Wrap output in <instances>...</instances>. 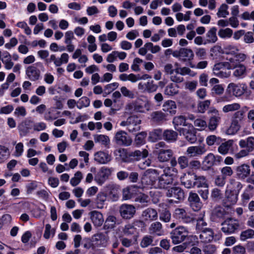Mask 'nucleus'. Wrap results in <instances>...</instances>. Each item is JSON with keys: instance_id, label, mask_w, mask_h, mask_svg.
I'll return each mask as SVG.
<instances>
[{"instance_id": "f257e3e1", "label": "nucleus", "mask_w": 254, "mask_h": 254, "mask_svg": "<svg viewBox=\"0 0 254 254\" xmlns=\"http://www.w3.org/2000/svg\"><path fill=\"white\" fill-rule=\"evenodd\" d=\"M45 71V67L42 63L37 62L26 69V75L28 79L32 81H35L41 77V71Z\"/></svg>"}, {"instance_id": "f03ea898", "label": "nucleus", "mask_w": 254, "mask_h": 254, "mask_svg": "<svg viewBox=\"0 0 254 254\" xmlns=\"http://www.w3.org/2000/svg\"><path fill=\"white\" fill-rule=\"evenodd\" d=\"M189 232L188 229L184 226H179L173 230L170 233L172 243L175 244H180L187 238Z\"/></svg>"}, {"instance_id": "7ed1b4c3", "label": "nucleus", "mask_w": 254, "mask_h": 254, "mask_svg": "<svg viewBox=\"0 0 254 254\" xmlns=\"http://www.w3.org/2000/svg\"><path fill=\"white\" fill-rule=\"evenodd\" d=\"M141 122V121L138 117L131 116L127 119V121L121 122L120 126H126L129 132L134 133L140 130Z\"/></svg>"}, {"instance_id": "20e7f679", "label": "nucleus", "mask_w": 254, "mask_h": 254, "mask_svg": "<svg viewBox=\"0 0 254 254\" xmlns=\"http://www.w3.org/2000/svg\"><path fill=\"white\" fill-rule=\"evenodd\" d=\"M223 162V158L219 155H214L212 153H208L204 158L202 162L203 168L204 170H209L213 166H217Z\"/></svg>"}, {"instance_id": "39448f33", "label": "nucleus", "mask_w": 254, "mask_h": 254, "mask_svg": "<svg viewBox=\"0 0 254 254\" xmlns=\"http://www.w3.org/2000/svg\"><path fill=\"white\" fill-rule=\"evenodd\" d=\"M221 225V230L225 234L234 233L240 226L238 220L232 218L226 219Z\"/></svg>"}, {"instance_id": "423d86ee", "label": "nucleus", "mask_w": 254, "mask_h": 254, "mask_svg": "<svg viewBox=\"0 0 254 254\" xmlns=\"http://www.w3.org/2000/svg\"><path fill=\"white\" fill-rule=\"evenodd\" d=\"M172 55L183 62L190 61L194 57L193 51L188 48H181L179 50H176L173 52Z\"/></svg>"}, {"instance_id": "0eeeda50", "label": "nucleus", "mask_w": 254, "mask_h": 254, "mask_svg": "<svg viewBox=\"0 0 254 254\" xmlns=\"http://www.w3.org/2000/svg\"><path fill=\"white\" fill-rule=\"evenodd\" d=\"M247 89V86L245 84L230 83L227 86L226 92L230 95L240 97L245 93Z\"/></svg>"}, {"instance_id": "6e6552de", "label": "nucleus", "mask_w": 254, "mask_h": 254, "mask_svg": "<svg viewBox=\"0 0 254 254\" xmlns=\"http://www.w3.org/2000/svg\"><path fill=\"white\" fill-rule=\"evenodd\" d=\"M92 239L95 247L106 248L109 244L110 238L107 233H97L94 235Z\"/></svg>"}, {"instance_id": "1a4fd4ad", "label": "nucleus", "mask_w": 254, "mask_h": 254, "mask_svg": "<svg viewBox=\"0 0 254 254\" xmlns=\"http://www.w3.org/2000/svg\"><path fill=\"white\" fill-rule=\"evenodd\" d=\"M173 216L175 219L183 223H190L194 221V218L188 214L184 208L175 209Z\"/></svg>"}, {"instance_id": "9d476101", "label": "nucleus", "mask_w": 254, "mask_h": 254, "mask_svg": "<svg viewBox=\"0 0 254 254\" xmlns=\"http://www.w3.org/2000/svg\"><path fill=\"white\" fill-rule=\"evenodd\" d=\"M210 113L207 127L211 131H214L221 122V115L218 110L213 109L209 111Z\"/></svg>"}, {"instance_id": "9b49d317", "label": "nucleus", "mask_w": 254, "mask_h": 254, "mask_svg": "<svg viewBox=\"0 0 254 254\" xmlns=\"http://www.w3.org/2000/svg\"><path fill=\"white\" fill-rule=\"evenodd\" d=\"M117 144L120 146H128L131 144L132 139L125 131L120 130L117 132L114 136Z\"/></svg>"}, {"instance_id": "f8f14e48", "label": "nucleus", "mask_w": 254, "mask_h": 254, "mask_svg": "<svg viewBox=\"0 0 254 254\" xmlns=\"http://www.w3.org/2000/svg\"><path fill=\"white\" fill-rule=\"evenodd\" d=\"M196 129L191 125H187V127H184L180 131V134L183 135L185 138L190 143H194L197 140Z\"/></svg>"}, {"instance_id": "ddd939ff", "label": "nucleus", "mask_w": 254, "mask_h": 254, "mask_svg": "<svg viewBox=\"0 0 254 254\" xmlns=\"http://www.w3.org/2000/svg\"><path fill=\"white\" fill-rule=\"evenodd\" d=\"M111 168L102 167L95 176V181L98 185H102L108 179L112 172Z\"/></svg>"}, {"instance_id": "4468645a", "label": "nucleus", "mask_w": 254, "mask_h": 254, "mask_svg": "<svg viewBox=\"0 0 254 254\" xmlns=\"http://www.w3.org/2000/svg\"><path fill=\"white\" fill-rule=\"evenodd\" d=\"M224 62H220L214 64L213 73L220 78H227L230 75V71H226Z\"/></svg>"}, {"instance_id": "2eb2a0df", "label": "nucleus", "mask_w": 254, "mask_h": 254, "mask_svg": "<svg viewBox=\"0 0 254 254\" xmlns=\"http://www.w3.org/2000/svg\"><path fill=\"white\" fill-rule=\"evenodd\" d=\"M168 197H173L177 199L175 201L178 202L183 200L185 198V192L180 187H174L169 189L166 192Z\"/></svg>"}, {"instance_id": "dca6fc26", "label": "nucleus", "mask_w": 254, "mask_h": 254, "mask_svg": "<svg viewBox=\"0 0 254 254\" xmlns=\"http://www.w3.org/2000/svg\"><path fill=\"white\" fill-rule=\"evenodd\" d=\"M170 170V168L165 169L164 170V174L158 177V183L160 188H165L167 187V185L173 183V176L172 174H169L168 173V172Z\"/></svg>"}, {"instance_id": "f3484780", "label": "nucleus", "mask_w": 254, "mask_h": 254, "mask_svg": "<svg viewBox=\"0 0 254 254\" xmlns=\"http://www.w3.org/2000/svg\"><path fill=\"white\" fill-rule=\"evenodd\" d=\"M33 121L26 120L22 121L18 126V129L19 135L21 137L26 136L33 129Z\"/></svg>"}, {"instance_id": "a211bd4d", "label": "nucleus", "mask_w": 254, "mask_h": 254, "mask_svg": "<svg viewBox=\"0 0 254 254\" xmlns=\"http://www.w3.org/2000/svg\"><path fill=\"white\" fill-rule=\"evenodd\" d=\"M188 201L190 207L194 211L199 210L202 206V203L196 193L190 192L188 197Z\"/></svg>"}, {"instance_id": "6ab92c4d", "label": "nucleus", "mask_w": 254, "mask_h": 254, "mask_svg": "<svg viewBox=\"0 0 254 254\" xmlns=\"http://www.w3.org/2000/svg\"><path fill=\"white\" fill-rule=\"evenodd\" d=\"M121 215L124 219H130L135 213V208L132 205L122 204L120 207Z\"/></svg>"}, {"instance_id": "aec40b11", "label": "nucleus", "mask_w": 254, "mask_h": 254, "mask_svg": "<svg viewBox=\"0 0 254 254\" xmlns=\"http://www.w3.org/2000/svg\"><path fill=\"white\" fill-rule=\"evenodd\" d=\"M131 106L134 111L137 112L144 113L150 110L151 104L148 101H143L138 99L132 103Z\"/></svg>"}, {"instance_id": "412c9836", "label": "nucleus", "mask_w": 254, "mask_h": 254, "mask_svg": "<svg viewBox=\"0 0 254 254\" xmlns=\"http://www.w3.org/2000/svg\"><path fill=\"white\" fill-rule=\"evenodd\" d=\"M254 195V187L249 185L241 194V202L243 206L247 205L248 202Z\"/></svg>"}, {"instance_id": "4be33fe9", "label": "nucleus", "mask_w": 254, "mask_h": 254, "mask_svg": "<svg viewBox=\"0 0 254 254\" xmlns=\"http://www.w3.org/2000/svg\"><path fill=\"white\" fill-rule=\"evenodd\" d=\"M238 195L239 194L226 190L225 197L223 202L224 206L228 207L235 205L238 200Z\"/></svg>"}, {"instance_id": "5701e85b", "label": "nucleus", "mask_w": 254, "mask_h": 254, "mask_svg": "<svg viewBox=\"0 0 254 254\" xmlns=\"http://www.w3.org/2000/svg\"><path fill=\"white\" fill-rule=\"evenodd\" d=\"M90 218L95 227H101L104 222V219L103 214L96 210L91 211L89 214Z\"/></svg>"}, {"instance_id": "b1692460", "label": "nucleus", "mask_w": 254, "mask_h": 254, "mask_svg": "<svg viewBox=\"0 0 254 254\" xmlns=\"http://www.w3.org/2000/svg\"><path fill=\"white\" fill-rule=\"evenodd\" d=\"M206 150L204 146H192L189 147L187 153L190 157L201 155L205 153Z\"/></svg>"}, {"instance_id": "393cba45", "label": "nucleus", "mask_w": 254, "mask_h": 254, "mask_svg": "<svg viewBox=\"0 0 254 254\" xmlns=\"http://www.w3.org/2000/svg\"><path fill=\"white\" fill-rule=\"evenodd\" d=\"M173 154L171 149H160L158 150L157 159L160 162H167L173 157Z\"/></svg>"}, {"instance_id": "a878e982", "label": "nucleus", "mask_w": 254, "mask_h": 254, "mask_svg": "<svg viewBox=\"0 0 254 254\" xmlns=\"http://www.w3.org/2000/svg\"><path fill=\"white\" fill-rule=\"evenodd\" d=\"M94 160L99 164H107L111 160V156L107 152L100 151L95 153Z\"/></svg>"}, {"instance_id": "bb28decb", "label": "nucleus", "mask_w": 254, "mask_h": 254, "mask_svg": "<svg viewBox=\"0 0 254 254\" xmlns=\"http://www.w3.org/2000/svg\"><path fill=\"white\" fill-rule=\"evenodd\" d=\"M173 123L176 130L180 132V131L184 127H181L182 126L187 127V125H191L186 122V118L182 115L176 116L174 118Z\"/></svg>"}, {"instance_id": "cd10ccee", "label": "nucleus", "mask_w": 254, "mask_h": 254, "mask_svg": "<svg viewBox=\"0 0 254 254\" xmlns=\"http://www.w3.org/2000/svg\"><path fill=\"white\" fill-rule=\"evenodd\" d=\"M251 170L250 166L245 164L238 166L236 168V173L239 178L245 179L250 176Z\"/></svg>"}, {"instance_id": "c85d7f7f", "label": "nucleus", "mask_w": 254, "mask_h": 254, "mask_svg": "<svg viewBox=\"0 0 254 254\" xmlns=\"http://www.w3.org/2000/svg\"><path fill=\"white\" fill-rule=\"evenodd\" d=\"M195 178V174L188 173V174L185 175V177L181 178V182L186 188L190 189L194 187Z\"/></svg>"}, {"instance_id": "c756f323", "label": "nucleus", "mask_w": 254, "mask_h": 254, "mask_svg": "<svg viewBox=\"0 0 254 254\" xmlns=\"http://www.w3.org/2000/svg\"><path fill=\"white\" fill-rule=\"evenodd\" d=\"M242 188L243 185L241 182L236 181L235 179H231L229 180L226 190L239 194Z\"/></svg>"}, {"instance_id": "7c9ffc66", "label": "nucleus", "mask_w": 254, "mask_h": 254, "mask_svg": "<svg viewBox=\"0 0 254 254\" xmlns=\"http://www.w3.org/2000/svg\"><path fill=\"white\" fill-rule=\"evenodd\" d=\"M188 119L193 121L194 125L197 127L196 129L198 130H204L207 127V123L205 120L199 118L196 119L195 117L193 115H189L188 116Z\"/></svg>"}, {"instance_id": "2f4dec72", "label": "nucleus", "mask_w": 254, "mask_h": 254, "mask_svg": "<svg viewBox=\"0 0 254 254\" xmlns=\"http://www.w3.org/2000/svg\"><path fill=\"white\" fill-rule=\"evenodd\" d=\"M117 155L122 162L125 163L132 162L130 151H128L127 149L122 148L117 151Z\"/></svg>"}, {"instance_id": "473e14b6", "label": "nucleus", "mask_w": 254, "mask_h": 254, "mask_svg": "<svg viewBox=\"0 0 254 254\" xmlns=\"http://www.w3.org/2000/svg\"><path fill=\"white\" fill-rule=\"evenodd\" d=\"M95 143H98L106 148L110 146V139L108 136L104 134H95L94 135Z\"/></svg>"}, {"instance_id": "72a5a7b5", "label": "nucleus", "mask_w": 254, "mask_h": 254, "mask_svg": "<svg viewBox=\"0 0 254 254\" xmlns=\"http://www.w3.org/2000/svg\"><path fill=\"white\" fill-rule=\"evenodd\" d=\"M199 239L203 243H208L213 239V232L210 228H204L199 235Z\"/></svg>"}, {"instance_id": "f704fd0d", "label": "nucleus", "mask_w": 254, "mask_h": 254, "mask_svg": "<svg viewBox=\"0 0 254 254\" xmlns=\"http://www.w3.org/2000/svg\"><path fill=\"white\" fill-rule=\"evenodd\" d=\"M239 145L241 148H246L250 152L254 149V137H249L246 139H241L239 141Z\"/></svg>"}, {"instance_id": "c9c22d12", "label": "nucleus", "mask_w": 254, "mask_h": 254, "mask_svg": "<svg viewBox=\"0 0 254 254\" xmlns=\"http://www.w3.org/2000/svg\"><path fill=\"white\" fill-rule=\"evenodd\" d=\"M149 231L150 234H154L157 236H161L164 233L162 224L159 222L152 223L150 225Z\"/></svg>"}, {"instance_id": "e433bc0d", "label": "nucleus", "mask_w": 254, "mask_h": 254, "mask_svg": "<svg viewBox=\"0 0 254 254\" xmlns=\"http://www.w3.org/2000/svg\"><path fill=\"white\" fill-rule=\"evenodd\" d=\"M2 58L1 61L4 64L5 68L6 69H10L14 65L11 61V56L7 51H4L2 53Z\"/></svg>"}, {"instance_id": "4c0bfd02", "label": "nucleus", "mask_w": 254, "mask_h": 254, "mask_svg": "<svg viewBox=\"0 0 254 254\" xmlns=\"http://www.w3.org/2000/svg\"><path fill=\"white\" fill-rule=\"evenodd\" d=\"M104 222V229L105 230H111L116 227L117 218L113 215H109Z\"/></svg>"}, {"instance_id": "58836bf2", "label": "nucleus", "mask_w": 254, "mask_h": 254, "mask_svg": "<svg viewBox=\"0 0 254 254\" xmlns=\"http://www.w3.org/2000/svg\"><path fill=\"white\" fill-rule=\"evenodd\" d=\"M153 186L151 181L148 178L146 172H145L141 179V184L139 185H133L132 187L135 188L144 189L147 188H151Z\"/></svg>"}, {"instance_id": "ea45409f", "label": "nucleus", "mask_w": 254, "mask_h": 254, "mask_svg": "<svg viewBox=\"0 0 254 254\" xmlns=\"http://www.w3.org/2000/svg\"><path fill=\"white\" fill-rule=\"evenodd\" d=\"M142 217L146 220H156L158 215L156 210L151 208H148L142 212Z\"/></svg>"}, {"instance_id": "a19ab883", "label": "nucleus", "mask_w": 254, "mask_h": 254, "mask_svg": "<svg viewBox=\"0 0 254 254\" xmlns=\"http://www.w3.org/2000/svg\"><path fill=\"white\" fill-rule=\"evenodd\" d=\"M178 133L173 130L167 129L163 132V139L169 142L176 141Z\"/></svg>"}, {"instance_id": "79ce46f5", "label": "nucleus", "mask_w": 254, "mask_h": 254, "mask_svg": "<svg viewBox=\"0 0 254 254\" xmlns=\"http://www.w3.org/2000/svg\"><path fill=\"white\" fill-rule=\"evenodd\" d=\"M163 131L161 129H155L149 133L148 140L150 142H155L162 138Z\"/></svg>"}, {"instance_id": "37998d69", "label": "nucleus", "mask_w": 254, "mask_h": 254, "mask_svg": "<svg viewBox=\"0 0 254 254\" xmlns=\"http://www.w3.org/2000/svg\"><path fill=\"white\" fill-rule=\"evenodd\" d=\"M130 154L132 162H134L135 161H138L141 159H144V158L148 156V152L146 149H143L142 151L137 150L134 151H130Z\"/></svg>"}, {"instance_id": "c03bdc74", "label": "nucleus", "mask_w": 254, "mask_h": 254, "mask_svg": "<svg viewBox=\"0 0 254 254\" xmlns=\"http://www.w3.org/2000/svg\"><path fill=\"white\" fill-rule=\"evenodd\" d=\"M217 28L215 27H213L207 32L206 36L207 38L206 42L203 44H206V43H214L217 40V37L216 35Z\"/></svg>"}, {"instance_id": "a18cd8bd", "label": "nucleus", "mask_w": 254, "mask_h": 254, "mask_svg": "<svg viewBox=\"0 0 254 254\" xmlns=\"http://www.w3.org/2000/svg\"><path fill=\"white\" fill-rule=\"evenodd\" d=\"M147 133L145 131H141L135 136L134 141V145L135 147H140L145 143V138Z\"/></svg>"}, {"instance_id": "49530a36", "label": "nucleus", "mask_w": 254, "mask_h": 254, "mask_svg": "<svg viewBox=\"0 0 254 254\" xmlns=\"http://www.w3.org/2000/svg\"><path fill=\"white\" fill-rule=\"evenodd\" d=\"M233 72V75L238 78H243L246 74V67L242 64H240L236 67Z\"/></svg>"}, {"instance_id": "de8ad7c7", "label": "nucleus", "mask_w": 254, "mask_h": 254, "mask_svg": "<svg viewBox=\"0 0 254 254\" xmlns=\"http://www.w3.org/2000/svg\"><path fill=\"white\" fill-rule=\"evenodd\" d=\"M119 189V186L118 185L113 183H110L105 187L104 190L107 194L113 195V196H116Z\"/></svg>"}, {"instance_id": "09e8293b", "label": "nucleus", "mask_w": 254, "mask_h": 254, "mask_svg": "<svg viewBox=\"0 0 254 254\" xmlns=\"http://www.w3.org/2000/svg\"><path fill=\"white\" fill-rule=\"evenodd\" d=\"M176 109V103L172 100H168L166 101L163 106V110L165 112H167L170 114H175Z\"/></svg>"}, {"instance_id": "8fccbe9b", "label": "nucleus", "mask_w": 254, "mask_h": 254, "mask_svg": "<svg viewBox=\"0 0 254 254\" xmlns=\"http://www.w3.org/2000/svg\"><path fill=\"white\" fill-rule=\"evenodd\" d=\"M232 144L233 141L231 140L221 143L218 148V151L222 155H226L228 153Z\"/></svg>"}, {"instance_id": "3c124183", "label": "nucleus", "mask_w": 254, "mask_h": 254, "mask_svg": "<svg viewBox=\"0 0 254 254\" xmlns=\"http://www.w3.org/2000/svg\"><path fill=\"white\" fill-rule=\"evenodd\" d=\"M194 187L208 188V184L207 183L206 178L203 176H197L195 175Z\"/></svg>"}, {"instance_id": "603ef678", "label": "nucleus", "mask_w": 254, "mask_h": 254, "mask_svg": "<svg viewBox=\"0 0 254 254\" xmlns=\"http://www.w3.org/2000/svg\"><path fill=\"white\" fill-rule=\"evenodd\" d=\"M204 212H201L200 214V216L197 218H194V221L196 220V229L197 230L201 231L205 228L204 227L207 226V223L205 222L204 220Z\"/></svg>"}, {"instance_id": "864d4df0", "label": "nucleus", "mask_w": 254, "mask_h": 254, "mask_svg": "<svg viewBox=\"0 0 254 254\" xmlns=\"http://www.w3.org/2000/svg\"><path fill=\"white\" fill-rule=\"evenodd\" d=\"M226 59L227 61L224 62V63L227 69H234L239 64L233 55L228 57Z\"/></svg>"}, {"instance_id": "5fc2aeb1", "label": "nucleus", "mask_w": 254, "mask_h": 254, "mask_svg": "<svg viewBox=\"0 0 254 254\" xmlns=\"http://www.w3.org/2000/svg\"><path fill=\"white\" fill-rule=\"evenodd\" d=\"M240 127L239 123L232 121L231 125L226 130V132L228 135H234L239 130Z\"/></svg>"}, {"instance_id": "6e6d98bb", "label": "nucleus", "mask_w": 254, "mask_h": 254, "mask_svg": "<svg viewBox=\"0 0 254 254\" xmlns=\"http://www.w3.org/2000/svg\"><path fill=\"white\" fill-rule=\"evenodd\" d=\"M124 233L125 235L127 236L133 235V238H135L137 237L136 234H137V231L136 228L134 227V225L132 224H128L125 226Z\"/></svg>"}, {"instance_id": "4d7b16f0", "label": "nucleus", "mask_w": 254, "mask_h": 254, "mask_svg": "<svg viewBox=\"0 0 254 254\" xmlns=\"http://www.w3.org/2000/svg\"><path fill=\"white\" fill-rule=\"evenodd\" d=\"M206 142L209 146H212L215 144L219 145L222 142V139L215 135H210L206 137Z\"/></svg>"}, {"instance_id": "13d9d810", "label": "nucleus", "mask_w": 254, "mask_h": 254, "mask_svg": "<svg viewBox=\"0 0 254 254\" xmlns=\"http://www.w3.org/2000/svg\"><path fill=\"white\" fill-rule=\"evenodd\" d=\"M178 91V86L176 84L171 83L166 86L165 94L169 96H173L177 94Z\"/></svg>"}, {"instance_id": "bf43d9fd", "label": "nucleus", "mask_w": 254, "mask_h": 254, "mask_svg": "<svg viewBox=\"0 0 254 254\" xmlns=\"http://www.w3.org/2000/svg\"><path fill=\"white\" fill-rule=\"evenodd\" d=\"M210 56L213 59L217 60L221 54L223 53V50L222 47L218 45H215L210 50Z\"/></svg>"}, {"instance_id": "052dcab7", "label": "nucleus", "mask_w": 254, "mask_h": 254, "mask_svg": "<svg viewBox=\"0 0 254 254\" xmlns=\"http://www.w3.org/2000/svg\"><path fill=\"white\" fill-rule=\"evenodd\" d=\"M241 108V105L237 103H234L225 105L222 108V111L227 113L230 112L237 111Z\"/></svg>"}, {"instance_id": "680f3d73", "label": "nucleus", "mask_w": 254, "mask_h": 254, "mask_svg": "<svg viewBox=\"0 0 254 254\" xmlns=\"http://www.w3.org/2000/svg\"><path fill=\"white\" fill-rule=\"evenodd\" d=\"M171 214L167 208L163 209L160 211L159 214V219L161 221L164 222H168L170 221Z\"/></svg>"}, {"instance_id": "e2e57ef3", "label": "nucleus", "mask_w": 254, "mask_h": 254, "mask_svg": "<svg viewBox=\"0 0 254 254\" xmlns=\"http://www.w3.org/2000/svg\"><path fill=\"white\" fill-rule=\"evenodd\" d=\"M210 197L214 201H219L223 198V193L220 190L214 188L211 190Z\"/></svg>"}, {"instance_id": "0e129e2a", "label": "nucleus", "mask_w": 254, "mask_h": 254, "mask_svg": "<svg viewBox=\"0 0 254 254\" xmlns=\"http://www.w3.org/2000/svg\"><path fill=\"white\" fill-rule=\"evenodd\" d=\"M218 35L221 38L228 39L232 37L233 30L229 28L221 29L219 30Z\"/></svg>"}, {"instance_id": "69168bd1", "label": "nucleus", "mask_w": 254, "mask_h": 254, "mask_svg": "<svg viewBox=\"0 0 254 254\" xmlns=\"http://www.w3.org/2000/svg\"><path fill=\"white\" fill-rule=\"evenodd\" d=\"M228 6L225 3L221 4L217 12L218 17H226L229 14L228 11Z\"/></svg>"}, {"instance_id": "338daca9", "label": "nucleus", "mask_w": 254, "mask_h": 254, "mask_svg": "<svg viewBox=\"0 0 254 254\" xmlns=\"http://www.w3.org/2000/svg\"><path fill=\"white\" fill-rule=\"evenodd\" d=\"M90 103V99L87 97L83 96L77 102V107L79 109H81L83 108L88 107Z\"/></svg>"}, {"instance_id": "774afa93", "label": "nucleus", "mask_w": 254, "mask_h": 254, "mask_svg": "<svg viewBox=\"0 0 254 254\" xmlns=\"http://www.w3.org/2000/svg\"><path fill=\"white\" fill-rule=\"evenodd\" d=\"M254 237V230L249 229L241 232L240 238L242 241H246L248 239H252Z\"/></svg>"}]
</instances>
